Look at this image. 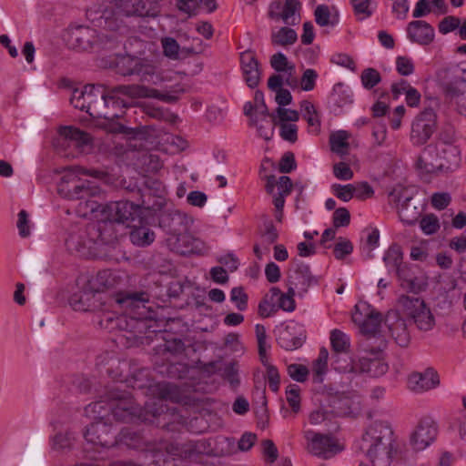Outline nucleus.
I'll list each match as a JSON object with an SVG mask.
<instances>
[{"label":"nucleus","mask_w":466,"mask_h":466,"mask_svg":"<svg viewBox=\"0 0 466 466\" xmlns=\"http://www.w3.org/2000/svg\"><path fill=\"white\" fill-rule=\"evenodd\" d=\"M428 285L427 278L423 275H414L411 279L409 280L404 287V289L413 293H419L425 289Z\"/></svg>","instance_id":"obj_59"},{"label":"nucleus","mask_w":466,"mask_h":466,"mask_svg":"<svg viewBox=\"0 0 466 466\" xmlns=\"http://www.w3.org/2000/svg\"><path fill=\"white\" fill-rule=\"evenodd\" d=\"M87 443L95 446L109 448L116 445V435L111 431V426L105 420L91 423L84 432Z\"/></svg>","instance_id":"obj_18"},{"label":"nucleus","mask_w":466,"mask_h":466,"mask_svg":"<svg viewBox=\"0 0 466 466\" xmlns=\"http://www.w3.org/2000/svg\"><path fill=\"white\" fill-rule=\"evenodd\" d=\"M148 301L146 293H117L116 295V302L125 309L138 308L140 304Z\"/></svg>","instance_id":"obj_34"},{"label":"nucleus","mask_w":466,"mask_h":466,"mask_svg":"<svg viewBox=\"0 0 466 466\" xmlns=\"http://www.w3.org/2000/svg\"><path fill=\"white\" fill-rule=\"evenodd\" d=\"M192 223L193 220L190 217L176 209L164 211L159 218V226L173 238L188 231Z\"/></svg>","instance_id":"obj_17"},{"label":"nucleus","mask_w":466,"mask_h":466,"mask_svg":"<svg viewBox=\"0 0 466 466\" xmlns=\"http://www.w3.org/2000/svg\"><path fill=\"white\" fill-rule=\"evenodd\" d=\"M169 241H172L176 250L183 255L198 253L201 249V242L190 235L188 231H186L174 238H169Z\"/></svg>","instance_id":"obj_29"},{"label":"nucleus","mask_w":466,"mask_h":466,"mask_svg":"<svg viewBox=\"0 0 466 466\" xmlns=\"http://www.w3.org/2000/svg\"><path fill=\"white\" fill-rule=\"evenodd\" d=\"M406 31L408 38L412 43L427 46L434 40V28L423 20H414L410 22L407 25Z\"/></svg>","instance_id":"obj_26"},{"label":"nucleus","mask_w":466,"mask_h":466,"mask_svg":"<svg viewBox=\"0 0 466 466\" xmlns=\"http://www.w3.org/2000/svg\"><path fill=\"white\" fill-rule=\"evenodd\" d=\"M332 359V365L339 372L357 374V361H353L347 353L333 354Z\"/></svg>","instance_id":"obj_40"},{"label":"nucleus","mask_w":466,"mask_h":466,"mask_svg":"<svg viewBox=\"0 0 466 466\" xmlns=\"http://www.w3.org/2000/svg\"><path fill=\"white\" fill-rule=\"evenodd\" d=\"M177 8L187 14H192L195 10L201 6L208 12H213L217 8L216 0H177Z\"/></svg>","instance_id":"obj_35"},{"label":"nucleus","mask_w":466,"mask_h":466,"mask_svg":"<svg viewBox=\"0 0 466 466\" xmlns=\"http://www.w3.org/2000/svg\"><path fill=\"white\" fill-rule=\"evenodd\" d=\"M333 174L340 180H350L354 174L350 166L345 162H339L333 165Z\"/></svg>","instance_id":"obj_64"},{"label":"nucleus","mask_w":466,"mask_h":466,"mask_svg":"<svg viewBox=\"0 0 466 466\" xmlns=\"http://www.w3.org/2000/svg\"><path fill=\"white\" fill-rule=\"evenodd\" d=\"M350 222V214L346 208H339L333 213V226L338 228L347 227Z\"/></svg>","instance_id":"obj_63"},{"label":"nucleus","mask_w":466,"mask_h":466,"mask_svg":"<svg viewBox=\"0 0 466 466\" xmlns=\"http://www.w3.org/2000/svg\"><path fill=\"white\" fill-rule=\"evenodd\" d=\"M270 66L277 72L295 70V66L288 61L286 56L280 52L273 55L270 58Z\"/></svg>","instance_id":"obj_54"},{"label":"nucleus","mask_w":466,"mask_h":466,"mask_svg":"<svg viewBox=\"0 0 466 466\" xmlns=\"http://www.w3.org/2000/svg\"><path fill=\"white\" fill-rule=\"evenodd\" d=\"M96 197H89L86 198H75L78 200L76 207V212L80 218H88L97 212L101 206L97 200L94 199Z\"/></svg>","instance_id":"obj_38"},{"label":"nucleus","mask_w":466,"mask_h":466,"mask_svg":"<svg viewBox=\"0 0 466 466\" xmlns=\"http://www.w3.org/2000/svg\"><path fill=\"white\" fill-rule=\"evenodd\" d=\"M328 357V350L325 348H322L318 359L314 362L313 371L316 376L315 380L318 382L322 381V375L326 372Z\"/></svg>","instance_id":"obj_53"},{"label":"nucleus","mask_w":466,"mask_h":466,"mask_svg":"<svg viewBox=\"0 0 466 466\" xmlns=\"http://www.w3.org/2000/svg\"><path fill=\"white\" fill-rule=\"evenodd\" d=\"M299 0L274 1L269 5L268 15L272 19H282L287 25L296 24V13L300 9Z\"/></svg>","instance_id":"obj_24"},{"label":"nucleus","mask_w":466,"mask_h":466,"mask_svg":"<svg viewBox=\"0 0 466 466\" xmlns=\"http://www.w3.org/2000/svg\"><path fill=\"white\" fill-rule=\"evenodd\" d=\"M354 12L361 15L360 19L370 17L373 14L376 4L372 0H351Z\"/></svg>","instance_id":"obj_48"},{"label":"nucleus","mask_w":466,"mask_h":466,"mask_svg":"<svg viewBox=\"0 0 466 466\" xmlns=\"http://www.w3.org/2000/svg\"><path fill=\"white\" fill-rule=\"evenodd\" d=\"M120 44L116 33L110 34H97V41L96 43L95 50H114Z\"/></svg>","instance_id":"obj_43"},{"label":"nucleus","mask_w":466,"mask_h":466,"mask_svg":"<svg viewBox=\"0 0 466 466\" xmlns=\"http://www.w3.org/2000/svg\"><path fill=\"white\" fill-rule=\"evenodd\" d=\"M332 9L334 10L333 14L329 5H319L314 11L316 23L320 26L335 25L339 22V13L335 7Z\"/></svg>","instance_id":"obj_33"},{"label":"nucleus","mask_w":466,"mask_h":466,"mask_svg":"<svg viewBox=\"0 0 466 466\" xmlns=\"http://www.w3.org/2000/svg\"><path fill=\"white\" fill-rule=\"evenodd\" d=\"M396 69L400 76H408L414 72V64L408 56H398L396 58Z\"/></svg>","instance_id":"obj_62"},{"label":"nucleus","mask_w":466,"mask_h":466,"mask_svg":"<svg viewBox=\"0 0 466 466\" xmlns=\"http://www.w3.org/2000/svg\"><path fill=\"white\" fill-rule=\"evenodd\" d=\"M398 304L403 314L413 321L419 330L429 331L433 329L435 318L423 299L402 295L399 298Z\"/></svg>","instance_id":"obj_8"},{"label":"nucleus","mask_w":466,"mask_h":466,"mask_svg":"<svg viewBox=\"0 0 466 466\" xmlns=\"http://www.w3.org/2000/svg\"><path fill=\"white\" fill-rule=\"evenodd\" d=\"M289 271V293L295 294V289L305 293L310 286L318 283V279L311 273L309 266L299 259L291 260Z\"/></svg>","instance_id":"obj_11"},{"label":"nucleus","mask_w":466,"mask_h":466,"mask_svg":"<svg viewBox=\"0 0 466 466\" xmlns=\"http://www.w3.org/2000/svg\"><path fill=\"white\" fill-rule=\"evenodd\" d=\"M382 316L380 312L371 310L360 326L361 332L367 336L366 341L362 345H371V339L376 338V334L380 327Z\"/></svg>","instance_id":"obj_30"},{"label":"nucleus","mask_w":466,"mask_h":466,"mask_svg":"<svg viewBox=\"0 0 466 466\" xmlns=\"http://www.w3.org/2000/svg\"><path fill=\"white\" fill-rule=\"evenodd\" d=\"M110 401H96L87 405L85 409L86 414L97 420H104L106 416L111 412L113 417L121 421L132 420L135 417L141 416L140 407L129 396L118 391H111Z\"/></svg>","instance_id":"obj_4"},{"label":"nucleus","mask_w":466,"mask_h":466,"mask_svg":"<svg viewBox=\"0 0 466 466\" xmlns=\"http://www.w3.org/2000/svg\"><path fill=\"white\" fill-rule=\"evenodd\" d=\"M353 187V197L360 200L370 198L374 195V190L368 182L355 183Z\"/></svg>","instance_id":"obj_61"},{"label":"nucleus","mask_w":466,"mask_h":466,"mask_svg":"<svg viewBox=\"0 0 466 466\" xmlns=\"http://www.w3.org/2000/svg\"><path fill=\"white\" fill-rule=\"evenodd\" d=\"M330 342L334 354L347 353L350 348L349 337L339 329H334L330 334Z\"/></svg>","instance_id":"obj_41"},{"label":"nucleus","mask_w":466,"mask_h":466,"mask_svg":"<svg viewBox=\"0 0 466 466\" xmlns=\"http://www.w3.org/2000/svg\"><path fill=\"white\" fill-rule=\"evenodd\" d=\"M115 67L122 76H137L139 81L151 85H159L167 80L163 72L158 71L155 66L138 57L128 55L116 58Z\"/></svg>","instance_id":"obj_6"},{"label":"nucleus","mask_w":466,"mask_h":466,"mask_svg":"<svg viewBox=\"0 0 466 466\" xmlns=\"http://www.w3.org/2000/svg\"><path fill=\"white\" fill-rule=\"evenodd\" d=\"M408 384L411 390L420 392L433 389L439 384L438 374L432 369L410 375Z\"/></svg>","instance_id":"obj_27"},{"label":"nucleus","mask_w":466,"mask_h":466,"mask_svg":"<svg viewBox=\"0 0 466 466\" xmlns=\"http://www.w3.org/2000/svg\"><path fill=\"white\" fill-rule=\"evenodd\" d=\"M406 189L404 188H394L390 193V197L393 198L395 202H401L400 208H399V216L402 222L408 225H414L420 216L419 208L411 204V198L406 196Z\"/></svg>","instance_id":"obj_23"},{"label":"nucleus","mask_w":466,"mask_h":466,"mask_svg":"<svg viewBox=\"0 0 466 466\" xmlns=\"http://www.w3.org/2000/svg\"><path fill=\"white\" fill-rule=\"evenodd\" d=\"M386 347V340L380 339L379 345L373 347L372 345L367 344L362 345L365 353H370L372 358L363 356L357 361V373H367L370 377H380L384 375L388 370V364L380 358V354L382 350Z\"/></svg>","instance_id":"obj_9"},{"label":"nucleus","mask_w":466,"mask_h":466,"mask_svg":"<svg viewBox=\"0 0 466 466\" xmlns=\"http://www.w3.org/2000/svg\"><path fill=\"white\" fill-rule=\"evenodd\" d=\"M248 296L243 287H235L230 291V301L235 304L237 309L244 311L248 309Z\"/></svg>","instance_id":"obj_50"},{"label":"nucleus","mask_w":466,"mask_h":466,"mask_svg":"<svg viewBox=\"0 0 466 466\" xmlns=\"http://www.w3.org/2000/svg\"><path fill=\"white\" fill-rule=\"evenodd\" d=\"M111 227L106 224H74L69 227L65 239L66 249L79 256H87L93 244H108L115 239L113 234H106Z\"/></svg>","instance_id":"obj_3"},{"label":"nucleus","mask_w":466,"mask_h":466,"mask_svg":"<svg viewBox=\"0 0 466 466\" xmlns=\"http://www.w3.org/2000/svg\"><path fill=\"white\" fill-rule=\"evenodd\" d=\"M240 63L245 82L250 88L257 87L260 82L261 71L255 53L251 50L241 53Z\"/></svg>","instance_id":"obj_25"},{"label":"nucleus","mask_w":466,"mask_h":466,"mask_svg":"<svg viewBox=\"0 0 466 466\" xmlns=\"http://www.w3.org/2000/svg\"><path fill=\"white\" fill-rule=\"evenodd\" d=\"M70 306L77 311H96L102 309V294L85 287L82 290L74 293L69 299Z\"/></svg>","instance_id":"obj_20"},{"label":"nucleus","mask_w":466,"mask_h":466,"mask_svg":"<svg viewBox=\"0 0 466 466\" xmlns=\"http://www.w3.org/2000/svg\"><path fill=\"white\" fill-rule=\"evenodd\" d=\"M373 466H390L397 444L394 432L387 421L376 420L365 430L360 446Z\"/></svg>","instance_id":"obj_1"},{"label":"nucleus","mask_w":466,"mask_h":466,"mask_svg":"<svg viewBox=\"0 0 466 466\" xmlns=\"http://www.w3.org/2000/svg\"><path fill=\"white\" fill-rule=\"evenodd\" d=\"M300 106L302 110L305 111L304 118L308 122L309 126L314 127L315 131H319L320 120L313 104L308 100H303Z\"/></svg>","instance_id":"obj_46"},{"label":"nucleus","mask_w":466,"mask_h":466,"mask_svg":"<svg viewBox=\"0 0 466 466\" xmlns=\"http://www.w3.org/2000/svg\"><path fill=\"white\" fill-rule=\"evenodd\" d=\"M297 40V33L289 27H281L271 35V42L274 46L292 45Z\"/></svg>","instance_id":"obj_42"},{"label":"nucleus","mask_w":466,"mask_h":466,"mask_svg":"<svg viewBox=\"0 0 466 466\" xmlns=\"http://www.w3.org/2000/svg\"><path fill=\"white\" fill-rule=\"evenodd\" d=\"M305 339L306 335L302 327L295 321H289L286 326L278 329L277 341L286 350L300 348Z\"/></svg>","instance_id":"obj_19"},{"label":"nucleus","mask_w":466,"mask_h":466,"mask_svg":"<svg viewBox=\"0 0 466 466\" xmlns=\"http://www.w3.org/2000/svg\"><path fill=\"white\" fill-rule=\"evenodd\" d=\"M348 139L349 134L344 130L331 134L329 137L331 150L341 157L346 155L350 147Z\"/></svg>","instance_id":"obj_39"},{"label":"nucleus","mask_w":466,"mask_h":466,"mask_svg":"<svg viewBox=\"0 0 466 466\" xmlns=\"http://www.w3.org/2000/svg\"><path fill=\"white\" fill-rule=\"evenodd\" d=\"M58 132L66 139L74 141L77 147H84L91 142L89 134L71 126L61 127Z\"/></svg>","instance_id":"obj_32"},{"label":"nucleus","mask_w":466,"mask_h":466,"mask_svg":"<svg viewBox=\"0 0 466 466\" xmlns=\"http://www.w3.org/2000/svg\"><path fill=\"white\" fill-rule=\"evenodd\" d=\"M440 165L443 166L441 173L456 169L461 162V152L454 144H439Z\"/></svg>","instance_id":"obj_28"},{"label":"nucleus","mask_w":466,"mask_h":466,"mask_svg":"<svg viewBox=\"0 0 466 466\" xmlns=\"http://www.w3.org/2000/svg\"><path fill=\"white\" fill-rule=\"evenodd\" d=\"M438 435L437 423L431 417L421 418L410 436V444L414 451H423Z\"/></svg>","instance_id":"obj_12"},{"label":"nucleus","mask_w":466,"mask_h":466,"mask_svg":"<svg viewBox=\"0 0 466 466\" xmlns=\"http://www.w3.org/2000/svg\"><path fill=\"white\" fill-rule=\"evenodd\" d=\"M360 80L362 86L370 90L381 81V76L378 70L370 67L361 72Z\"/></svg>","instance_id":"obj_49"},{"label":"nucleus","mask_w":466,"mask_h":466,"mask_svg":"<svg viewBox=\"0 0 466 466\" xmlns=\"http://www.w3.org/2000/svg\"><path fill=\"white\" fill-rule=\"evenodd\" d=\"M437 116L432 108H425L411 125L410 141L414 146L424 145L436 131Z\"/></svg>","instance_id":"obj_10"},{"label":"nucleus","mask_w":466,"mask_h":466,"mask_svg":"<svg viewBox=\"0 0 466 466\" xmlns=\"http://www.w3.org/2000/svg\"><path fill=\"white\" fill-rule=\"evenodd\" d=\"M304 436L308 451L315 456L328 459L339 451L338 443L329 435L306 431Z\"/></svg>","instance_id":"obj_14"},{"label":"nucleus","mask_w":466,"mask_h":466,"mask_svg":"<svg viewBox=\"0 0 466 466\" xmlns=\"http://www.w3.org/2000/svg\"><path fill=\"white\" fill-rule=\"evenodd\" d=\"M383 261L387 266H391L395 270L398 267H401L402 252L400 247L393 245L386 251L383 257Z\"/></svg>","instance_id":"obj_51"},{"label":"nucleus","mask_w":466,"mask_h":466,"mask_svg":"<svg viewBox=\"0 0 466 466\" xmlns=\"http://www.w3.org/2000/svg\"><path fill=\"white\" fill-rule=\"evenodd\" d=\"M420 227L426 235H432L440 228L439 218L434 214H427L420 221Z\"/></svg>","instance_id":"obj_52"},{"label":"nucleus","mask_w":466,"mask_h":466,"mask_svg":"<svg viewBox=\"0 0 466 466\" xmlns=\"http://www.w3.org/2000/svg\"><path fill=\"white\" fill-rule=\"evenodd\" d=\"M287 370L290 378L298 382H304L308 380L309 370L302 364H290Z\"/></svg>","instance_id":"obj_57"},{"label":"nucleus","mask_w":466,"mask_h":466,"mask_svg":"<svg viewBox=\"0 0 466 466\" xmlns=\"http://www.w3.org/2000/svg\"><path fill=\"white\" fill-rule=\"evenodd\" d=\"M97 34V30L90 26H73L67 31L66 43L70 48L77 51L95 50Z\"/></svg>","instance_id":"obj_13"},{"label":"nucleus","mask_w":466,"mask_h":466,"mask_svg":"<svg viewBox=\"0 0 466 466\" xmlns=\"http://www.w3.org/2000/svg\"><path fill=\"white\" fill-rule=\"evenodd\" d=\"M444 73L446 81L443 82L442 86L446 96L454 100L456 104H461L465 99L466 70L456 66L446 69Z\"/></svg>","instance_id":"obj_15"},{"label":"nucleus","mask_w":466,"mask_h":466,"mask_svg":"<svg viewBox=\"0 0 466 466\" xmlns=\"http://www.w3.org/2000/svg\"><path fill=\"white\" fill-rule=\"evenodd\" d=\"M138 0H115V5L119 14L127 16L137 15Z\"/></svg>","instance_id":"obj_55"},{"label":"nucleus","mask_w":466,"mask_h":466,"mask_svg":"<svg viewBox=\"0 0 466 466\" xmlns=\"http://www.w3.org/2000/svg\"><path fill=\"white\" fill-rule=\"evenodd\" d=\"M142 208H149L145 206V201L141 204H135L128 200L112 201L104 205L100 210L102 220L99 224H106L111 227V229L106 231V234L116 235L113 231L111 223H127L130 226L135 221L141 222Z\"/></svg>","instance_id":"obj_5"},{"label":"nucleus","mask_w":466,"mask_h":466,"mask_svg":"<svg viewBox=\"0 0 466 466\" xmlns=\"http://www.w3.org/2000/svg\"><path fill=\"white\" fill-rule=\"evenodd\" d=\"M75 167L68 168L61 177L57 185L58 194L68 200L75 198H86L89 197H100L102 189L93 182L82 179Z\"/></svg>","instance_id":"obj_7"},{"label":"nucleus","mask_w":466,"mask_h":466,"mask_svg":"<svg viewBox=\"0 0 466 466\" xmlns=\"http://www.w3.org/2000/svg\"><path fill=\"white\" fill-rule=\"evenodd\" d=\"M185 92V89L177 85L170 91L160 92L157 89L147 87L144 85H119L113 87L110 92L106 91L105 102L106 110L109 112H118L122 116L125 107L123 100L116 97L117 94L127 96L131 98L152 97L166 103H176L179 96Z\"/></svg>","instance_id":"obj_2"},{"label":"nucleus","mask_w":466,"mask_h":466,"mask_svg":"<svg viewBox=\"0 0 466 466\" xmlns=\"http://www.w3.org/2000/svg\"><path fill=\"white\" fill-rule=\"evenodd\" d=\"M75 440V437L70 432H59L56 434V436L53 439V448L55 450H65V449H70L73 445V441Z\"/></svg>","instance_id":"obj_58"},{"label":"nucleus","mask_w":466,"mask_h":466,"mask_svg":"<svg viewBox=\"0 0 466 466\" xmlns=\"http://www.w3.org/2000/svg\"><path fill=\"white\" fill-rule=\"evenodd\" d=\"M115 441L116 445L124 444L130 449H138L143 444L141 436L128 428H124L117 435H116Z\"/></svg>","instance_id":"obj_37"},{"label":"nucleus","mask_w":466,"mask_h":466,"mask_svg":"<svg viewBox=\"0 0 466 466\" xmlns=\"http://www.w3.org/2000/svg\"><path fill=\"white\" fill-rule=\"evenodd\" d=\"M137 16L155 17L159 13V4L157 0H138Z\"/></svg>","instance_id":"obj_45"},{"label":"nucleus","mask_w":466,"mask_h":466,"mask_svg":"<svg viewBox=\"0 0 466 466\" xmlns=\"http://www.w3.org/2000/svg\"><path fill=\"white\" fill-rule=\"evenodd\" d=\"M439 144L426 146L415 163L416 169L421 174L441 173L443 166L440 165Z\"/></svg>","instance_id":"obj_21"},{"label":"nucleus","mask_w":466,"mask_h":466,"mask_svg":"<svg viewBox=\"0 0 466 466\" xmlns=\"http://www.w3.org/2000/svg\"><path fill=\"white\" fill-rule=\"evenodd\" d=\"M349 399L342 396H330L328 399V405L331 408L330 412L336 416H342L349 409Z\"/></svg>","instance_id":"obj_47"},{"label":"nucleus","mask_w":466,"mask_h":466,"mask_svg":"<svg viewBox=\"0 0 466 466\" xmlns=\"http://www.w3.org/2000/svg\"><path fill=\"white\" fill-rule=\"evenodd\" d=\"M92 85H86L82 89L76 88L73 90L70 102L74 106V107L78 108L82 111H85L86 106L87 105L86 97L89 96Z\"/></svg>","instance_id":"obj_44"},{"label":"nucleus","mask_w":466,"mask_h":466,"mask_svg":"<svg viewBox=\"0 0 466 466\" xmlns=\"http://www.w3.org/2000/svg\"><path fill=\"white\" fill-rule=\"evenodd\" d=\"M299 391V387L295 384L289 385L286 390L287 401L294 412H298L300 409Z\"/></svg>","instance_id":"obj_56"},{"label":"nucleus","mask_w":466,"mask_h":466,"mask_svg":"<svg viewBox=\"0 0 466 466\" xmlns=\"http://www.w3.org/2000/svg\"><path fill=\"white\" fill-rule=\"evenodd\" d=\"M333 194L344 202L350 201L353 198V184L340 185L334 184L331 187Z\"/></svg>","instance_id":"obj_60"},{"label":"nucleus","mask_w":466,"mask_h":466,"mask_svg":"<svg viewBox=\"0 0 466 466\" xmlns=\"http://www.w3.org/2000/svg\"><path fill=\"white\" fill-rule=\"evenodd\" d=\"M209 446V452L217 457L228 456L236 452L235 440L225 436L210 440Z\"/></svg>","instance_id":"obj_31"},{"label":"nucleus","mask_w":466,"mask_h":466,"mask_svg":"<svg viewBox=\"0 0 466 466\" xmlns=\"http://www.w3.org/2000/svg\"><path fill=\"white\" fill-rule=\"evenodd\" d=\"M89 89L91 92L89 96L86 97L87 105L85 109L86 113L93 117H103L107 120L120 117V113L106 110V104L105 102L106 86L102 85H92Z\"/></svg>","instance_id":"obj_16"},{"label":"nucleus","mask_w":466,"mask_h":466,"mask_svg":"<svg viewBox=\"0 0 466 466\" xmlns=\"http://www.w3.org/2000/svg\"><path fill=\"white\" fill-rule=\"evenodd\" d=\"M392 339L401 348H406L410 342V334L406 320L397 312H389L385 319Z\"/></svg>","instance_id":"obj_22"},{"label":"nucleus","mask_w":466,"mask_h":466,"mask_svg":"<svg viewBox=\"0 0 466 466\" xmlns=\"http://www.w3.org/2000/svg\"><path fill=\"white\" fill-rule=\"evenodd\" d=\"M130 241L138 247L150 245L155 239V233L147 227L133 226V229L129 234Z\"/></svg>","instance_id":"obj_36"}]
</instances>
